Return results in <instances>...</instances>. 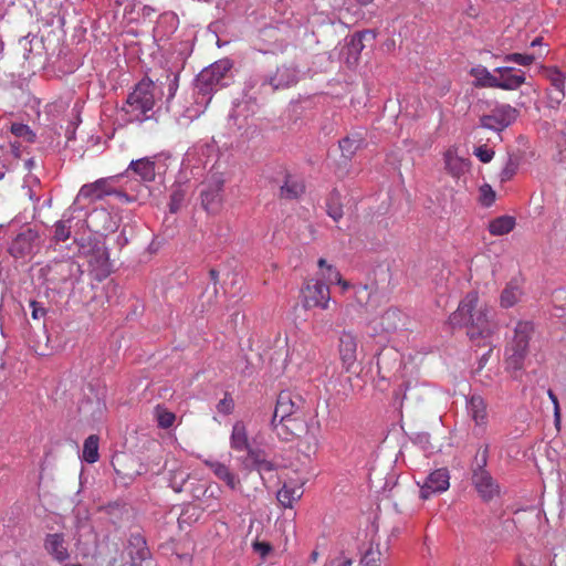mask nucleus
<instances>
[{"instance_id": "obj_1", "label": "nucleus", "mask_w": 566, "mask_h": 566, "mask_svg": "<svg viewBox=\"0 0 566 566\" xmlns=\"http://www.w3.org/2000/svg\"><path fill=\"white\" fill-rule=\"evenodd\" d=\"M491 308L481 303L478 292H469L460 302L455 312H453L449 322L453 327H465L467 335L475 346L489 347L486 356L492 353L491 337L496 331V324L490 318Z\"/></svg>"}, {"instance_id": "obj_2", "label": "nucleus", "mask_w": 566, "mask_h": 566, "mask_svg": "<svg viewBox=\"0 0 566 566\" xmlns=\"http://www.w3.org/2000/svg\"><path fill=\"white\" fill-rule=\"evenodd\" d=\"M271 428L281 441L289 442L300 439V448L307 457L318 451V430L308 426L307 411L284 419H271Z\"/></svg>"}, {"instance_id": "obj_3", "label": "nucleus", "mask_w": 566, "mask_h": 566, "mask_svg": "<svg viewBox=\"0 0 566 566\" xmlns=\"http://www.w3.org/2000/svg\"><path fill=\"white\" fill-rule=\"evenodd\" d=\"M155 83L148 78H143L136 84L134 91L127 96L126 105L123 111L129 116L130 122H143L147 118V113L155 106Z\"/></svg>"}, {"instance_id": "obj_4", "label": "nucleus", "mask_w": 566, "mask_h": 566, "mask_svg": "<svg viewBox=\"0 0 566 566\" xmlns=\"http://www.w3.org/2000/svg\"><path fill=\"white\" fill-rule=\"evenodd\" d=\"M534 332V326L528 321H521L516 324L512 342L507 345L506 365L509 369L521 370L528 353V342Z\"/></svg>"}, {"instance_id": "obj_5", "label": "nucleus", "mask_w": 566, "mask_h": 566, "mask_svg": "<svg viewBox=\"0 0 566 566\" xmlns=\"http://www.w3.org/2000/svg\"><path fill=\"white\" fill-rule=\"evenodd\" d=\"M231 69L232 63L228 59L219 60L203 69L197 76V88L199 93L207 95L218 86H222V81Z\"/></svg>"}, {"instance_id": "obj_6", "label": "nucleus", "mask_w": 566, "mask_h": 566, "mask_svg": "<svg viewBox=\"0 0 566 566\" xmlns=\"http://www.w3.org/2000/svg\"><path fill=\"white\" fill-rule=\"evenodd\" d=\"M253 48L263 54L283 53L287 48V39L280 28L268 25L259 30Z\"/></svg>"}, {"instance_id": "obj_7", "label": "nucleus", "mask_w": 566, "mask_h": 566, "mask_svg": "<svg viewBox=\"0 0 566 566\" xmlns=\"http://www.w3.org/2000/svg\"><path fill=\"white\" fill-rule=\"evenodd\" d=\"M298 81V69L293 63H284L276 67V71L266 75L261 83V90L268 93V88L273 93L277 90L289 88Z\"/></svg>"}, {"instance_id": "obj_8", "label": "nucleus", "mask_w": 566, "mask_h": 566, "mask_svg": "<svg viewBox=\"0 0 566 566\" xmlns=\"http://www.w3.org/2000/svg\"><path fill=\"white\" fill-rule=\"evenodd\" d=\"M113 178H99L91 184H85L80 188L76 200H88L91 202L102 200L106 196L116 195L123 200H128V196L116 190L112 186Z\"/></svg>"}, {"instance_id": "obj_9", "label": "nucleus", "mask_w": 566, "mask_h": 566, "mask_svg": "<svg viewBox=\"0 0 566 566\" xmlns=\"http://www.w3.org/2000/svg\"><path fill=\"white\" fill-rule=\"evenodd\" d=\"M518 114V111L509 104L497 105L490 114L480 118V124L484 128L502 132L516 120Z\"/></svg>"}, {"instance_id": "obj_10", "label": "nucleus", "mask_w": 566, "mask_h": 566, "mask_svg": "<svg viewBox=\"0 0 566 566\" xmlns=\"http://www.w3.org/2000/svg\"><path fill=\"white\" fill-rule=\"evenodd\" d=\"M303 306L305 308L321 307L328 308L331 301L329 287L319 280H308L302 290Z\"/></svg>"}, {"instance_id": "obj_11", "label": "nucleus", "mask_w": 566, "mask_h": 566, "mask_svg": "<svg viewBox=\"0 0 566 566\" xmlns=\"http://www.w3.org/2000/svg\"><path fill=\"white\" fill-rule=\"evenodd\" d=\"M307 411L304 398L290 390H283L279 394L272 419L292 417L293 415Z\"/></svg>"}, {"instance_id": "obj_12", "label": "nucleus", "mask_w": 566, "mask_h": 566, "mask_svg": "<svg viewBox=\"0 0 566 566\" xmlns=\"http://www.w3.org/2000/svg\"><path fill=\"white\" fill-rule=\"evenodd\" d=\"M223 185L221 175L214 174L209 178L201 191V203L206 211L214 213L221 208Z\"/></svg>"}, {"instance_id": "obj_13", "label": "nucleus", "mask_w": 566, "mask_h": 566, "mask_svg": "<svg viewBox=\"0 0 566 566\" xmlns=\"http://www.w3.org/2000/svg\"><path fill=\"white\" fill-rule=\"evenodd\" d=\"M420 485V497L430 499L433 494L442 493L450 486V474L448 469L440 468L432 471Z\"/></svg>"}, {"instance_id": "obj_14", "label": "nucleus", "mask_w": 566, "mask_h": 566, "mask_svg": "<svg viewBox=\"0 0 566 566\" xmlns=\"http://www.w3.org/2000/svg\"><path fill=\"white\" fill-rule=\"evenodd\" d=\"M472 482L476 492L485 502L500 494V485L488 470H473Z\"/></svg>"}, {"instance_id": "obj_15", "label": "nucleus", "mask_w": 566, "mask_h": 566, "mask_svg": "<svg viewBox=\"0 0 566 566\" xmlns=\"http://www.w3.org/2000/svg\"><path fill=\"white\" fill-rule=\"evenodd\" d=\"M358 340L352 332L344 331L338 339V353L342 365L346 371H350L357 360Z\"/></svg>"}, {"instance_id": "obj_16", "label": "nucleus", "mask_w": 566, "mask_h": 566, "mask_svg": "<svg viewBox=\"0 0 566 566\" xmlns=\"http://www.w3.org/2000/svg\"><path fill=\"white\" fill-rule=\"evenodd\" d=\"M496 74V88L515 91L526 81L525 72L512 66H500L494 70Z\"/></svg>"}, {"instance_id": "obj_17", "label": "nucleus", "mask_w": 566, "mask_h": 566, "mask_svg": "<svg viewBox=\"0 0 566 566\" xmlns=\"http://www.w3.org/2000/svg\"><path fill=\"white\" fill-rule=\"evenodd\" d=\"M444 168L454 179H460L471 167L469 158H463L458 154V147L451 146L443 153Z\"/></svg>"}, {"instance_id": "obj_18", "label": "nucleus", "mask_w": 566, "mask_h": 566, "mask_svg": "<svg viewBox=\"0 0 566 566\" xmlns=\"http://www.w3.org/2000/svg\"><path fill=\"white\" fill-rule=\"evenodd\" d=\"M242 464L248 470H256L259 473L272 472L276 468L266 451L261 448L249 449L247 455L242 459Z\"/></svg>"}, {"instance_id": "obj_19", "label": "nucleus", "mask_w": 566, "mask_h": 566, "mask_svg": "<svg viewBox=\"0 0 566 566\" xmlns=\"http://www.w3.org/2000/svg\"><path fill=\"white\" fill-rule=\"evenodd\" d=\"M38 239V233L32 229H27L19 233L14 240L12 241L9 252L14 258H23L30 254L33 250V245L35 240Z\"/></svg>"}, {"instance_id": "obj_20", "label": "nucleus", "mask_w": 566, "mask_h": 566, "mask_svg": "<svg viewBox=\"0 0 566 566\" xmlns=\"http://www.w3.org/2000/svg\"><path fill=\"white\" fill-rule=\"evenodd\" d=\"M127 551L130 557V566H140L143 562H146L150 557L147 543L139 533L130 535Z\"/></svg>"}, {"instance_id": "obj_21", "label": "nucleus", "mask_w": 566, "mask_h": 566, "mask_svg": "<svg viewBox=\"0 0 566 566\" xmlns=\"http://www.w3.org/2000/svg\"><path fill=\"white\" fill-rule=\"evenodd\" d=\"M205 465L208 467L213 474L222 482L226 483L231 490H238L241 488V481L238 474L232 472L229 465L212 460H205Z\"/></svg>"}, {"instance_id": "obj_22", "label": "nucleus", "mask_w": 566, "mask_h": 566, "mask_svg": "<svg viewBox=\"0 0 566 566\" xmlns=\"http://www.w3.org/2000/svg\"><path fill=\"white\" fill-rule=\"evenodd\" d=\"M554 91L548 92V104L551 107H558L565 98V75L557 69L548 70L547 75Z\"/></svg>"}, {"instance_id": "obj_23", "label": "nucleus", "mask_w": 566, "mask_h": 566, "mask_svg": "<svg viewBox=\"0 0 566 566\" xmlns=\"http://www.w3.org/2000/svg\"><path fill=\"white\" fill-rule=\"evenodd\" d=\"M44 548L59 563L70 557L64 535L61 533L48 534L44 539Z\"/></svg>"}, {"instance_id": "obj_24", "label": "nucleus", "mask_w": 566, "mask_h": 566, "mask_svg": "<svg viewBox=\"0 0 566 566\" xmlns=\"http://www.w3.org/2000/svg\"><path fill=\"white\" fill-rule=\"evenodd\" d=\"M467 409L476 426L488 423V403L480 395H472L467 401Z\"/></svg>"}, {"instance_id": "obj_25", "label": "nucleus", "mask_w": 566, "mask_h": 566, "mask_svg": "<svg viewBox=\"0 0 566 566\" xmlns=\"http://www.w3.org/2000/svg\"><path fill=\"white\" fill-rule=\"evenodd\" d=\"M303 493L304 491L302 483H284L283 486L277 491L276 499L283 507L292 509L293 505L301 500Z\"/></svg>"}, {"instance_id": "obj_26", "label": "nucleus", "mask_w": 566, "mask_h": 566, "mask_svg": "<svg viewBox=\"0 0 566 566\" xmlns=\"http://www.w3.org/2000/svg\"><path fill=\"white\" fill-rule=\"evenodd\" d=\"M230 447L232 450L238 452H248L249 449H252L250 446L248 429L243 421H237L233 424L230 436Z\"/></svg>"}, {"instance_id": "obj_27", "label": "nucleus", "mask_w": 566, "mask_h": 566, "mask_svg": "<svg viewBox=\"0 0 566 566\" xmlns=\"http://www.w3.org/2000/svg\"><path fill=\"white\" fill-rule=\"evenodd\" d=\"M523 289L517 279H512L503 289L500 296V304L504 308L514 306L522 297Z\"/></svg>"}, {"instance_id": "obj_28", "label": "nucleus", "mask_w": 566, "mask_h": 566, "mask_svg": "<svg viewBox=\"0 0 566 566\" xmlns=\"http://www.w3.org/2000/svg\"><path fill=\"white\" fill-rule=\"evenodd\" d=\"M128 170H132L144 181H153L156 176L155 163L148 158L133 160L128 167Z\"/></svg>"}, {"instance_id": "obj_29", "label": "nucleus", "mask_w": 566, "mask_h": 566, "mask_svg": "<svg viewBox=\"0 0 566 566\" xmlns=\"http://www.w3.org/2000/svg\"><path fill=\"white\" fill-rule=\"evenodd\" d=\"M470 74L475 78L474 85L476 87H492L496 88L497 80L496 74L489 72L484 66L472 67Z\"/></svg>"}, {"instance_id": "obj_30", "label": "nucleus", "mask_w": 566, "mask_h": 566, "mask_svg": "<svg viewBox=\"0 0 566 566\" xmlns=\"http://www.w3.org/2000/svg\"><path fill=\"white\" fill-rule=\"evenodd\" d=\"M305 186L302 181L287 176L284 185L280 188V197L283 199H297L303 195Z\"/></svg>"}, {"instance_id": "obj_31", "label": "nucleus", "mask_w": 566, "mask_h": 566, "mask_svg": "<svg viewBox=\"0 0 566 566\" xmlns=\"http://www.w3.org/2000/svg\"><path fill=\"white\" fill-rule=\"evenodd\" d=\"M364 138L360 134H353L339 140V148L343 157L352 159L356 151L361 147Z\"/></svg>"}, {"instance_id": "obj_32", "label": "nucleus", "mask_w": 566, "mask_h": 566, "mask_svg": "<svg viewBox=\"0 0 566 566\" xmlns=\"http://www.w3.org/2000/svg\"><path fill=\"white\" fill-rule=\"evenodd\" d=\"M515 227V219L511 216H501L489 223V231L492 235H504Z\"/></svg>"}, {"instance_id": "obj_33", "label": "nucleus", "mask_w": 566, "mask_h": 566, "mask_svg": "<svg viewBox=\"0 0 566 566\" xmlns=\"http://www.w3.org/2000/svg\"><path fill=\"white\" fill-rule=\"evenodd\" d=\"M99 438L96 434L88 436L83 444V460L87 463H95L99 459L98 454Z\"/></svg>"}, {"instance_id": "obj_34", "label": "nucleus", "mask_w": 566, "mask_h": 566, "mask_svg": "<svg viewBox=\"0 0 566 566\" xmlns=\"http://www.w3.org/2000/svg\"><path fill=\"white\" fill-rule=\"evenodd\" d=\"M401 322V312L397 308H388L380 318V325L382 331L392 332L396 331Z\"/></svg>"}, {"instance_id": "obj_35", "label": "nucleus", "mask_w": 566, "mask_h": 566, "mask_svg": "<svg viewBox=\"0 0 566 566\" xmlns=\"http://www.w3.org/2000/svg\"><path fill=\"white\" fill-rule=\"evenodd\" d=\"M109 213L104 210V209H99V210H94L87 218V227L94 231V232H102V231H106L109 229L108 226L106 224H103V226H99L98 224V221H109Z\"/></svg>"}, {"instance_id": "obj_36", "label": "nucleus", "mask_w": 566, "mask_h": 566, "mask_svg": "<svg viewBox=\"0 0 566 566\" xmlns=\"http://www.w3.org/2000/svg\"><path fill=\"white\" fill-rule=\"evenodd\" d=\"M327 214L334 220L338 221L343 218V206L340 203L339 193L333 191L326 202Z\"/></svg>"}, {"instance_id": "obj_37", "label": "nucleus", "mask_w": 566, "mask_h": 566, "mask_svg": "<svg viewBox=\"0 0 566 566\" xmlns=\"http://www.w3.org/2000/svg\"><path fill=\"white\" fill-rule=\"evenodd\" d=\"M303 358L307 359V360H311L314 358V352H313L312 347L305 343L295 345L289 354V359L291 361L301 364L300 360Z\"/></svg>"}, {"instance_id": "obj_38", "label": "nucleus", "mask_w": 566, "mask_h": 566, "mask_svg": "<svg viewBox=\"0 0 566 566\" xmlns=\"http://www.w3.org/2000/svg\"><path fill=\"white\" fill-rule=\"evenodd\" d=\"M317 264L319 269L324 270L322 271L321 275L322 279L326 281V283L333 284L336 281H340L342 274L339 273V271L335 266L327 264L325 259H319Z\"/></svg>"}, {"instance_id": "obj_39", "label": "nucleus", "mask_w": 566, "mask_h": 566, "mask_svg": "<svg viewBox=\"0 0 566 566\" xmlns=\"http://www.w3.org/2000/svg\"><path fill=\"white\" fill-rule=\"evenodd\" d=\"M108 256L106 249L103 245L95 244L92 249V255L90 258V263L94 268L105 269L107 266Z\"/></svg>"}, {"instance_id": "obj_40", "label": "nucleus", "mask_w": 566, "mask_h": 566, "mask_svg": "<svg viewBox=\"0 0 566 566\" xmlns=\"http://www.w3.org/2000/svg\"><path fill=\"white\" fill-rule=\"evenodd\" d=\"M10 132L15 137L22 138L23 140L28 142V143H34V140H35V134L25 124L12 123L10 125Z\"/></svg>"}, {"instance_id": "obj_41", "label": "nucleus", "mask_w": 566, "mask_h": 566, "mask_svg": "<svg viewBox=\"0 0 566 566\" xmlns=\"http://www.w3.org/2000/svg\"><path fill=\"white\" fill-rule=\"evenodd\" d=\"M71 237V219H63L54 224V240L64 242Z\"/></svg>"}, {"instance_id": "obj_42", "label": "nucleus", "mask_w": 566, "mask_h": 566, "mask_svg": "<svg viewBox=\"0 0 566 566\" xmlns=\"http://www.w3.org/2000/svg\"><path fill=\"white\" fill-rule=\"evenodd\" d=\"M354 297L358 306H366L371 297L373 290L368 285H354Z\"/></svg>"}, {"instance_id": "obj_43", "label": "nucleus", "mask_w": 566, "mask_h": 566, "mask_svg": "<svg viewBox=\"0 0 566 566\" xmlns=\"http://www.w3.org/2000/svg\"><path fill=\"white\" fill-rule=\"evenodd\" d=\"M504 62H512L518 65L528 66L536 60L534 54L511 53L504 56Z\"/></svg>"}, {"instance_id": "obj_44", "label": "nucleus", "mask_w": 566, "mask_h": 566, "mask_svg": "<svg viewBox=\"0 0 566 566\" xmlns=\"http://www.w3.org/2000/svg\"><path fill=\"white\" fill-rule=\"evenodd\" d=\"M219 493H220V489L219 486H211L209 485L205 492H203V496L206 497H212L213 500H216V503H208L207 505H205V510H210L211 512H218L220 510V505H219Z\"/></svg>"}, {"instance_id": "obj_45", "label": "nucleus", "mask_w": 566, "mask_h": 566, "mask_svg": "<svg viewBox=\"0 0 566 566\" xmlns=\"http://www.w3.org/2000/svg\"><path fill=\"white\" fill-rule=\"evenodd\" d=\"M157 420H158V426L160 428L168 429L174 424V422L176 420V416H175V413H172L168 410L158 409L157 410Z\"/></svg>"}, {"instance_id": "obj_46", "label": "nucleus", "mask_w": 566, "mask_h": 566, "mask_svg": "<svg viewBox=\"0 0 566 566\" xmlns=\"http://www.w3.org/2000/svg\"><path fill=\"white\" fill-rule=\"evenodd\" d=\"M380 552L369 548L360 559V566H379Z\"/></svg>"}, {"instance_id": "obj_47", "label": "nucleus", "mask_w": 566, "mask_h": 566, "mask_svg": "<svg viewBox=\"0 0 566 566\" xmlns=\"http://www.w3.org/2000/svg\"><path fill=\"white\" fill-rule=\"evenodd\" d=\"M489 458V446L481 447L475 455L476 468L474 470H485Z\"/></svg>"}, {"instance_id": "obj_48", "label": "nucleus", "mask_w": 566, "mask_h": 566, "mask_svg": "<svg viewBox=\"0 0 566 566\" xmlns=\"http://www.w3.org/2000/svg\"><path fill=\"white\" fill-rule=\"evenodd\" d=\"M234 401L230 395L226 394L224 398L221 399L217 405V410L223 415H230L233 411Z\"/></svg>"}, {"instance_id": "obj_49", "label": "nucleus", "mask_w": 566, "mask_h": 566, "mask_svg": "<svg viewBox=\"0 0 566 566\" xmlns=\"http://www.w3.org/2000/svg\"><path fill=\"white\" fill-rule=\"evenodd\" d=\"M474 155L484 164L490 163L494 157V151L486 146H479L474 149Z\"/></svg>"}, {"instance_id": "obj_50", "label": "nucleus", "mask_w": 566, "mask_h": 566, "mask_svg": "<svg viewBox=\"0 0 566 566\" xmlns=\"http://www.w3.org/2000/svg\"><path fill=\"white\" fill-rule=\"evenodd\" d=\"M185 199V193L181 190H176L170 196V211L177 212Z\"/></svg>"}, {"instance_id": "obj_51", "label": "nucleus", "mask_w": 566, "mask_h": 566, "mask_svg": "<svg viewBox=\"0 0 566 566\" xmlns=\"http://www.w3.org/2000/svg\"><path fill=\"white\" fill-rule=\"evenodd\" d=\"M30 307L32 310V318L35 321H39L46 315V308L40 302L31 301Z\"/></svg>"}, {"instance_id": "obj_52", "label": "nucleus", "mask_w": 566, "mask_h": 566, "mask_svg": "<svg viewBox=\"0 0 566 566\" xmlns=\"http://www.w3.org/2000/svg\"><path fill=\"white\" fill-rule=\"evenodd\" d=\"M253 549L261 557H265L272 551V546L268 542H254Z\"/></svg>"}, {"instance_id": "obj_53", "label": "nucleus", "mask_w": 566, "mask_h": 566, "mask_svg": "<svg viewBox=\"0 0 566 566\" xmlns=\"http://www.w3.org/2000/svg\"><path fill=\"white\" fill-rule=\"evenodd\" d=\"M209 276H210V280L213 282L214 284V290H213V294L214 296H217V293H218V290H217V284L219 282V272L216 270V269H211L209 271Z\"/></svg>"}, {"instance_id": "obj_54", "label": "nucleus", "mask_w": 566, "mask_h": 566, "mask_svg": "<svg viewBox=\"0 0 566 566\" xmlns=\"http://www.w3.org/2000/svg\"><path fill=\"white\" fill-rule=\"evenodd\" d=\"M376 35H377V33H376V31H374V30H365V31H363V32H360V33L358 34V36H359V40H360V41H361L363 39L375 40V39H376Z\"/></svg>"}, {"instance_id": "obj_55", "label": "nucleus", "mask_w": 566, "mask_h": 566, "mask_svg": "<svg viewBox=\"0 0 566 566\" xmlns=\"http://www.w3.org/2000/svg\"><path fill=\"white\" fill-rule=\"evenodd\" d=\"M114 467L118 474H122V475L128 476V478H133V476L139 475L142 473L139 470H136L134 472H126L122 468H117L116 464H114Z\"/></svg>"}, {"instance_id": "obj_56", "label": "nucleus", "mask_w": 566, "mask_h": 566, "mask_svg": "<svg viewBox=\"0 0 566 566\" xmlns=\"http://www.w3.org/2000/svg\"><path fill=\"white\" fill-rule=\"evenodd\" d=\"M335 283L342 287L343 293L347 292L350 287H353V285L348 281L344 280L342 276L340 281H336Z\"/></svg>"}, {"instance_id": "obj_57", "label": "nucleus", "mask_w": 566, "mask_h": 566, "mask_svg": "<svg viewBox=\"0 0 566 566\" xmlns=\"http://www.w3.org/2000/svg\"><path fill=\"white\" fill-rule=\"evenodd\" d=\"M494 198H495V193L491 189H489V193L484 195L483 203L485 206H490L494 201Z\"/></svg>"}, {"instance_id": "obj_58", "label": "nucleus", "mask_w": 566, "mask_h": 566, "mask_svg": "<svg viewBox=\"0 0 566 566\" xmlns=\"http://www.w3.org/2000/svg\"><path fill=\"white\" fill-rule=\"evenodd\" d=\"M554 417H555V421H556V423L558 424V423H559V421H560V408H559V403L554 405Z\"/></svg>"}, {"instance_id": "obj_59", "label": "nucleus", "mask_w": 566, "mask_h": 566, "mask_svg": "<svg viewBox=\"0 0 566 566\" xmlns=\"http://www.w3.org/2000/svg\"><path fill=\"white\" fill-rule=\"evenodd\" d=\"M61 265L66 266L70 271H72L74 266L78 268V265L71 260L63 262Z\"/></svg>"}, {"instance_id": "obj_60", "label": "nucleus", "mask_w": 566, "mask_h": 566, "mask_svg": "<svg viewBox=\"0 0 566 566\" xmlns=\"http://www.w3.org/2000/svg\"><path fill=\"white\" fill-rule=\"evenodd\" d=\"M547 394H548V397L552 400L553 405L558 403L557 396L553 392V390L549 389Z\"/></svg>"}, {"instance_id": "obj_61", "label": "nucleus", "mask_w": 566, "mask_h": 566, "mask_svg": "<svg viewBox=\"0 0 566 566\" xmlns=\"http://www.w3.org/2000/svg\"><path fill=\"white\" fill-rule=\"evenodd\" d=\"M335 566H352L350 559L339 560Z\"/></svg>"}, {"instance_id": "obj_62", "label": "nucleus", "mask_w": 566, "mask_h": 566, "mask_svg": "<svg viewBox=\"0 0 566 566\" xmlns=\"http://www.w3.org/2000/svg\"><path fill=\"white\" fill-rule=\"evenodd\" d=\"M374 0H356V2L359 4V6H363V7H366L368 4H370Z\"/></svg>"}, {"instance_id": "obj_63", "label": "nucleus", "mask_w": 566, "mask_h": 566, "mask_svg": "<svg viewBox=\"0 0 566 566\" xmlns=\"http://www.w3.org/2000/svg\"><path fill=\"white\" fill-rule=\"evenodd\" d=\"M542 41H543V39H542V38H536V39H534V40L532 41L531 46H533V48H534V46H536V45H542Z\"/></svg>"}, {"instance_id": "obj_64", "label": "nucleus", "mask_w": 566, "mask_h": 566, "mask_svg": "<svg viewBox=\"0 0 566 566\" xmlns=\"http://www.w3.org/2000/svg\"><path fill=\"white\" fill-rule=\"evenodd\" d=\"M11 147L14 149V151H18V149H19V146L15 143H12Z\"/></svg>"}]
</instances>
